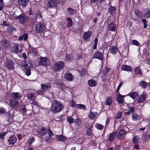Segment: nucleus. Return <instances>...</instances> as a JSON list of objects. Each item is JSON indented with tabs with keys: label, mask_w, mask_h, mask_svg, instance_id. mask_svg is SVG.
Returning <instances> with one entry per match:
<instances>
[{
	"label": "nucleus",
	"mask_w": 150,
	"mask_h": 150,
	"mask_svg": "<svg viewBox=\"0 0 150 150\" xmlns=\"http://www.w3.org/2000/svg\"><path fill=\"white\" fill-rule=\"evenodd\" d=\"M64 107V105L60 102L54 100L52 103L50 110L53 113H57L62 111Z\"/></svg>",
	"instance_id": "1"
},
{
	"label": "nucleus",
	"mask_w": 150,
	"mask_h": 150,
	"mask_svg": "<svg viewBox=\"0 0 150 150\" xmlns=\"http://www.w3.org/2000/svg\"><path fill=\"white\" fill-rule=\"evenodd\" d=\"M16 19L18 20L19 23L24 24L26 23L29 19L28 17L24 14H22L15 18Z\"/></svg>",
	"instance_id": "2"
},
{
	"label": "nucleus",
	"mask_w": 150,
	"mask_h": 150,
	"mask_svg": "<svg viewBox=\"0 0 150 150\" xmlns=\"http://www.w3.org/2000/svg\"><path fill=\"white\" fill-rule=\"evenodd\" d=\"M64 66V63L63 62H57L54 64L53 66V69L54 71H57L62 69Z\"/></svg>",
	"instance_id": "3"
},
{
	"label": "nucleus",
	"mask_w": 150,
	"mask_h": 150,
	"mask_svg": "<svg viewBox=\"0 0 150 150\" xmlns=\"http://www.w3.org/2000/svg\"><path fill=\"white\" fill-rule=\"evenodd\" d=\"M38 64L39 65H44L46 66L50 64L49 59L47 58L40 57L38 59Z\"/></svg>",
	"instance_id": "4"
},
{
	"label": "nucleus",
	"mask_w": 150,
	"mask_h": 150,
	"mask_svg": "<svg viewBox=\"0 0 150 150\" xmlns=\"http://www.w3.org/2000/svg\"><path fill=\"white\" fill-rule=\"evenodd\" d=\"M35 30L37 33H42L45 29V27L44 24L39 23L35 25Z\"/></svg>",
	"instance_id": "5"
},
{
	"label": "nucleus",
	"mask_w": 150,
	"mask_h": 150,
	"mask_svg": "<svg viewBox=\"0 0 150 150\" xmlns=\"http://www.w3.org/2000/svg\"><path fill=\"white\" fill-rule=\"evenodd\" d=\"M14 62L11 60H7L5 65L9 70H13L14 68Z\"/></svg>",
	"instance_id": "6"
},
{
	"label": "nucleus",
	"mask_w": 150,
	"mask_h": 150,
	"mask_svg": "<svg viewBox=\"0 0 150 150\" xmlns=\"http://www.w3.org/2000/svg\"><path fill=\"white\" fill-rule=\"evenodd\" d=\"M11 106L12 108L15 109L17 108L19 105L18 101L16 99H11L10 101Z\"/></svg>",
	"instance_id": "7"
},
{
	"label": "nucleus",
	"mask_w": 150,
	"mask_h": 150,
	"mask_svg": "<svg viewBox=\"0 0 150 150\" xmlns=\"http://www.w3.org/2000/svg\"><path fill=\"white\" fill-rule=\"evenodd\" d=\"M48 131L47 128L43 127L39 128L38 130V132L39 134L44 135L48 133Z\"/></svg>",
	"instance_id": "8"
},
{
	"label": "nucleus",
	"mask_w": 150,
	"mask_h": 150,
	"mask_svg": "<svg viewBox=\"0 0 150 150\" xmlns=\"http://www.w3.org/2000/svg\"><path fill=\"white\" fill-rule=\"evenodd\" d=\"M125 96L121 95L120 93H118L116 97V100L119 103L122 104L124 102V98Z\"/></svg>",
	"instance_id": "9"
},
{
	"label": "nucleus",
	"mask_w": 150,
	"mask_h": 150,
	"mask_svg": "<svg viewBox=\"0 0 150 150\" xmlns=\"http://www.w3.org/2000/svg\"><path fill=\"white\" fill-rule=\"evenodd\" d=\"M116 25L114 22L110 23L108 26V30L112 31H115L116 30Z\"/></svg>",
	"instance_id": "10"
},
{
	"label": "nucleus",
	"mask_w": 150,
	"mask_h": 150,
	"mask_svg": "<svg viewBox=\"0 0 150 150\" xmlns=\"http://www.w3.org/2000/svg\"><path fill=\"white\" fill-rule=\"evenodd\" d=\"M127 133V132L125 129H122L119 132L117 135V138L119 139H122L123 138V136L125 135Z\"/></svg>",
	"instance_id": "11"
},
{
	"label": "nucleus",
	"mask_w": 150,
	"mask_h": 150,
	"mask_svg": "<svg viewBox=\"0 0 150 150\" xmlns=\"http://www.w3.org/2000/svg\"><path fill=\"white\" fill-rule=\"evenodd\" d=\"M64 78L67 81H71L74 79V76L71 74L67 73L65 74Z\"/></svg>",
	"instance_id": "12"
},
{
	"label": "nucleus",
	"mask_w": 150,
	"mask_h": 150,
	"mask_svg": "<svg viewBox=\"0 0 150 150\" xmlns=\"http://www.w3.org/2000/svg\"><path fill=\"white\" fill-rule=\"evenodd\" d=\"M41 89L45 92L47 89L51 87V85L50 83L42 84L41 85Z\"/></svg>",
	"instance_id": "13"
},
{
	"label": "nucleus",
	"mask_w": 150,
	"mask_h": 150,
	"mask_svg": "<svg viewBox=\"0 0 150 150\" xmlns=\"http://www.w3.org/2000/svg\"><path fill=\"white\" fill-rule=\"evenodd\" d=\"M20 111L22 113H29V110L27 109L25 105H21L19 107Z\"/></svg>",
	"instance_id": "14"
},
{
	"label": "nucleus",
	"mask_w": 150,
	"mask_h": 150,
	"mask_svg": "<svg viewBox=\"0 0 150 150\" xmlns=\"http://www.w3.org/2000/svg\"><path fill=\"white\" fill-rule=\"evenodd\" d=\"M93 57L102 60L103 59V55L100 52H97L93 55Z\"/></svg>",
	"instance_id": "15"
},
{
	"label": "nucleus",
	"mask_w": 150,
	"mask_h": 150,
	"mask_svg": "<svg viewBox=\"0 0 150 150\" xmlns=\"http://www.w3.org/2000/svg\"><path fill=\"white\" fill-rule=\"evenodd\" d=\"M22 65L25 67H32L33 65L28 60H24L21 62Z\"/></svg>",
	"instance_id": "16"
},
{
	"label": "nucleus",
	"mask_w": 150,
	"mask_h": 150,
	"mask_svg": "<svg viewBox=\"0 0 150 150\" xmlns=\"http://www.w3.org/2000/svg\"><path fill=\"white\" fill-rule=\"evenodd\" d=\"M16 137L13 135L10 137L8 141L9 144L13 145L16 142Z\"/></svg>",
	"instance_id": "17"
},
{
	"label": "nucleus",
	"mask_w": 150,
	"mask_h": 150,
	"mask_svg": "<svg viewBox=\"0 0 150 150\" xmlns=\"http://www.w3.org/2000/svg\"><path fill=\"white\" fill-rule=\"evenodd\" d=\"M11 96L15 99L17 100L20 98L22 96L20 93L18 92L13 93L11 94Z\"/></svg>",
	"instance_id": "18"
},
{
	"label": "nucleus",
	"mask_w": 150,
	"mask_h": 150,
	"mask_svg": "<svg viewBox=\"0 0 150 150\" xmlns=\"http://www.w3.org/2000/svg\"><path fill=\"white\" fill-rule=\"evenodd\" d=\"M118 51L117 47L115 46H111L109 50V52L113 54H115Z\"/></svg>",
	"instance_id": "19"
},
{
	"label": "nucleus",
	"mask_w": 150,
	"mask_h": 150,
	"mask_svg": "<svg viewBox=\"0 0 150 150\" xmlns=\"http://www.w3.org/2000/svg\"><path fill=\"white\" fill-rule=\"evenodd\" d=\"M121 69L126 71H131L132 70V67L129 65H123L121 66Z\"/></svg>",
	"instance_id": "20"
},
{
	"label": "nucleus",
	"mask_w": 150,
	"mask_h": 150,
	"mask_svg": "<svg viewBox=\"0 0 150 150\" xmlns=\"http://www.w3.org/2000/svg\"><path fill=\"white\" fill-rule=\"evenodd\" d=\"M127 95L130 96L134 100H135L137 98L138 94L136 92H133L129 93Z\"/></svg>",
	"instance_id": "21"
},
{
	"label": "nucleus",
	"mask_w": 150,
	"mask_h": 150,
	"mask_svg": "<svg viewBox=\"0 0 150 150\" xmlns=\"http://www.w3.org/2000/svg\"><path fill=\"white\" fill-rule=\"evenodd\" d=\"M117 134V132H116L110 133L108 139L110 142H111L114 140Z\"/></svg>",
	"instance_id": "22"
},
{
	"label": "nucleus",
	"mask_w": 150,
	"mask_h": 150,
	"mask_svg": "<svg viewBox=\"0 0 150 150\" xmlns=\"http://www.w3.org/2000/svg\"><path fill=\"white\" fill-rule=\"evenodd\" d=\"M57 5V1L55 0H51L49 1L48 4V6L49 7L56 6Z\"/></svg>",
	"instance_id": "23"
},
{
	"label": "nucleus",
	"mask_w": 150,
	"mask_h": 150,
	"mask_svg": "<svg viewBox=\"0 0 150 150\" xmlns=\"http://www.w3.org/2000/svg\"><path fill=\"white\" fill-rule=\"evenodd\" d=\"M132 119L134 121H136L141 119V117L136 113H133L132 115Z\"/></svg>",
	"instance_id": "24"
},
{
	"label": "nucleus",
	"mask_w": 150,
	"mask_h": 150,
	"mask_svg": "<svg viewBox=\"0 0 150 150\" xmlns=\"http://www.w3.org/2000/svg\"><path fill=\"white\" fill-rule=\"evenodd\" d=\"M134 14L137 17L139 18H142L143 16L142 12L138 9H135Z\"/></svg>",
	"instance_id": "25"
},
{
	"label": "nucleus",
	"mask_w": 150,
	"mask_h": 150,
	"mask_svg": "<svg viewBox=\"0 0 150 150\" xmlns=\"http://www.w3.org/2000/svg\"><path fill=\"white\" fill-rule=\"evenodd\" d=\"M13 50L16 53H19L22 51L21 47L17 45H15L13 47Z\"/></svg>",
	"instance_id": "26"
},
{
	"label": "nucleus",
	"mask_w": 150,
	"mask_h": 150,
	"mask_svg": "<svg viewBox=\"0 0 150 150\" xmlns=\"http://www.w3.org/2000/svg\"><path fill=\"white\" fill-rule=\"evenodd\" d=\"M140 86L143 88H146L148 86V83H146L144 81H141L139 83Z\"/></svg>",
	"instance_id": "27"
},
{
	"label": "nucleus",
	"mask_w": 150,
	"mask_h": 150,
	"mask_svg": "<svg viewBox=\"0 0 150 150\" xmlns=\"http://www.w3.org/2000/svg\"><path fill=\"white\" fill-rule=\"evenodd\" d=\"M88 83L89 85L91 87L95 86L97 84V82L95 80L91 79L88 80Z\"/></svg>",
	"instance_id": "28"
},
{
	"label": "nucleus",
	"mask_w": 150,
	"mask_h": 150,
	"mask_svg": "<svg viewBox=\"0 0 150 150\" xmlns=\"http://www.w3.org/2000/svg\"><path fill=\"white\" fill-rule=\"evenodd\" d=\"M91 35V33L90 31L86 32L83 34V37L84 40H86Z\"/></svg>",
	"instance_id": "29"
},
{
	"label": "nucleus",
	"mask_w": 150,
	"mask_h": 150,
	"mask_svg": "<svg viewBox=\"0 0 150 150\" xmlns=\"http://www.w3.org/2000/svg\"><path fill=\"white\" fill-rule=\"evenodd\" d=\"M146 95L145 94H143L142 95L140 96L138 100V102L142 103L146 99Z\"/></svg>",
	"instance_id": "30"
},
{
	"label": "nucleus",
	"mask_w": 150,
	"mask_h": 150,
	"mask_svg": "<svg viewBox=\"0 0 150 150\" xmlns=\"http://www.w3.org/2000/svg\"><path fill=\"white\" fill-rule=\"evenodd\" d=\"M116 9L115 8L112 6L110 7L109 10L108 12L110 13L111 15H113Z\"/></svg>",
	"instance_id": "31"
},
{
	"label": "nucleus",
	"mask_w": 150,
	"mask_h": 150,
	"mask_svg": "<svg viewBox=\"0 0 150 150\" xmlns=\"http://www.w3.org/2000/svg\"><path fill=\"white\" fill-rule=\"evenodd\" d=\"M112 99L110 97H108L105 101V104L108 105H110L112 103Z\"/></svg>",
	"instance_id": "32"
},
{
	"label": "nucleus",
	"mask_w": 150,
	"mask_h": 150,
	"mask_svg": "<svg viewBox=\"0 0 150 150\" xmlns=\"http://www.w3.org/2000/svg\"><path fill=\"white\" fill-rule=\"evenodd\" d=\"M19 3L21 4L23 6L25 7L28 4V0H20Z\"/></svg>",
	"instance_id": "33"
},
{
	"label": "nucleus",
	"mask_w": 150,
	"mask_h": 150,
	"mask_svg": "<svg viewBox=\"0 0 150 150\" xmlns=\"http://www.w3.org/2000/svg\"><path fill=\"white\" fill-rule=\"evenodd\" d=\"M56 138L59 141H65L66 138L65 137L62 135H57L56 136Z\"/></svg>",
	"instance_id": "34"
},
{
	"label": "nucleus",
	"mask_w": 150,
	"mask_h": 150,
	"mask_svg": "<svg viewBox=\"0 0 150 150\" xmlns=\"http://www.w3.org/2000/svg\"><path fill=\"white\" fill-rule=\"evenodd\" d=\"M28 38V35L27 34L24 33L23 35H21L19 38V40H26Z\"/></svg>",
	"instance_id": "35"
},
{
	"label": "nucleus",
	"mask_w": 150,
	"mask_h": 150,
	"mask_svg": "<svg viewBox=\"0 0 150 150\" xmlns=\"http://www.w3.org/2000/svg\"><path fill=\"white\" fill-rule=\"evenodd\" d=\"M35 97V95L33 93H29L27 95V97L29 100H34Z\"/></svg>",
	"instance_id": "36"
},
{
	"label": "nucleus",
	"mask_w": 150,
	"mask_h": 150,
	"mask_svg": "<svg viewBox=\"0 0 150 150\" xmlns=\"http://www.w3.org/2000/svg\"><path fill=\"white\" fill-rule=\"evenodd\" d=\"M97 114V112H91L89 114V117L91 119H93L95 118Z\"/></svg>",
	"instance_id": "37"
},
{
	"label": "nucleus",
	"mask_w": 150,
	"mask_h": 150,
	"mask_svg": "<svg viewBox=\"0 0 150 150\" xmlns=\"http://www.w3.org/2000/svg\"><path fill=\"white\" fill-rule=\"evenodd\" d=\"M139 140V138L138 136H134L132 140L133 142L135 144L137 143H138Z\"/></svg>",
	"instance_id": "38"
},
{
	"label": "nucleus",
	"mask_w": 150,
	"mask_h": 150,
	"mask_svg": "<svg viewBox=\"0 0 150 150\" xmlns=\"http://www.w3.org/2000/svg\"><path fill=\"white\" fill-rule=\"evenodd\" d=\"M68 12L69 14L71 15H72L74 14L76 12V11L74 9H73L71 8H69L67 9Z\"/></svg>",
	"instance_id": "39"
},
{
	"label": "nucleus",
	"mask_w": 150,
	"mask_h": 150,
	"mask_svg": "<svg viewBox=\"0 0 150 150\" xmlns=\"http://www.w3.org/2000/svg\"><path fill=\"white\" fill-rule=\"evenodd\" d=\"M93 128V126H90L89 128L87 129L86 134L88 136H90L92 133V130Z\"/></svg>",
	"instance_id": "40"
},
{
	"label": "nucleus",
	"mask_w": 150,
	"mask_h": 150,
	"mask_svg": "<svg viewBox=\"0 0 150 150\" xmlns=\"http://www.w3.org/2000/svg\"><path fill=\"white\" fill-rule=\"evenodd\" d=\"M95 127L97 129L100 130L103 129L104 128L103 125L98 123L96 124Z\"/></svg>",
	"instance_id": "41"
},
{
	"label": "nucleus",
	"mask_w": 150,
	"mask_h": 150,
	"mask_svg": "<svg viewBox=\"0 0 150 150\" xmlns=\"http://www.w3.org/2000/svg\"><path fill=\"white\" fill-rule=\"evenodd\" d=\"M74 120L70 116H68L67 118V121L70 124L73 123L74 122Z\"/></svg>",
	"instance_id": "42"
},
{
	"label": "nucleus",
	"mask_w": 150,
	"mask_h": 150,
	"mask_svg": "<svg viewBox=\"0 0 150 150\" xmlns=\"http://www.w3.org/2000/svg\"><path fill=\"white\" fill-rule=\"evenodd\" d=\"M65 59L67 61L70 62L72 59V55L70 54H67L66 55Z\"/></svg>",
	"instance_id": "43"
},
{
	"label": "nucleus",
	"mask_w": 150,
	"mask_h": 150,
	"mask_svg": "<svg viewBox=\"0 0 150 150\" xmlns=\"http://www.w3.org/2000/svg\"><path fill=\"white\" fill-rule=\"evenodd\" d=\"M76 108L78 109L84 110L86 108V106L84 105L81 104H77Z\"/></svg>",
	"instance_id": "44"
},
{
	"label": "nucleus",
	"mask_w": 150,
	"mask_h": 150,
	"mask_svg": "<svg viewBox=\"0 0 150 150\" xmlns=\"http://www.w3.org/2000/svg\"><path fill=\"white\" fill-rule=\"evenodd\" d=\"M77 126H80L81 124V122L80 119H76L74 120V122Z\"/></svg>",
	"instance_id": "45"
},
{
	"label": "nucleus",
	"mask_w": 150,
	"mask_h": 150,
	"mask_svg": "<svg viewBox=\"0 0 150 150\" xmlns=\"http://www.w3.org/2000/svg\"><path fill=\"white\" fill-rule=\"evenodd\" d=\"M134 71L136 74H142L141 71L139 69V68L138 67H136L134 69Z\"/></svg>",
	"instance_id": "46"
},
{
	"label": "nucleus",
	"mask_w": 150,
	"mask_h": 150,
	"mask_svg": "<svg viewBox=\"0 0 150 150\" xmlns=\"http://www.w3.org/2000/svg\"><path fill=\"white\" fill-rule=\"evenodd\" d=\"M122 113L121 112H118L116 115V119H120L122 117Z\"/></svg>",
	"instance_id": "47"
},
{
	"label": "nucleus",
	"mask_w": 150,
	"mask_h": 150,
	"mask_svg": "<svg viewBox=\"0 0 150 150\" xmlns=\"http://www.w3.org/2000/svg\"><path fill=\"white\" fill-rule=\"evenodd\" d=\"M44 93V91L41 89V90H39L37 91L36 93L38 95H43Z\"/></svg>",
	"instance_id": "48"
},
{
	"label": "nucleus",
	"mask_w": 150,
	"mask_h": 150,
	"mask_svg": "<svg viewBox=\"0 0 150 150\" xmlns=\"http://www.w3.org/2000/svg\"><path fill=\"white\" fill-rule=\"evenodd\" d=\"M144 16L146 18H150V10L146 12L144 14Z\"/></svg>",
	"instance_id": "49"
},
{
	"label": "nucleus",
	"mask_w": 150,
	"mask_h": 150,
	"mask_svg": "<svg viewBox=\"0 0 150 150\" xmlns=\"http://www.w3.org/2000/svg\"><path fill=\"white\" fill-rule=\"evenodd\" d=\"M98 41V39L97 38H95L94 40V45L93 46V49H96Z\"/></svg>",
	"instance_id": "50"
},
{
	"label": "nucleus",
	"mask_w": 150,
	"mask_h": 150,
	"mask_svg": "<svg viewBox=\"0 0 150 150\" xmlns=\"http://www.w3.org/2000/svg\"><path fill=\"white\" fill-rule=\"evenodd\" d=\"M132 44L133 45H134L138 46L140 44V43L135 40H132Z\"/></svg>",
	"instance_id": "51"
},
{
	"label": "nucleus",
	"mask_w": 150,
	"mask_h": 150,
	"mask_svg": "<svg viewBox=\"0 0 150 150\" xmlns=\"http://www.w3.org/2000/svg\"><path fill=\"white\" fill-rule=\"evenodd\" d=\"M7 132H3L0 134V139L4 140V136L6 135Z\"/></svg>",
	"instance_id": "52"
},
{
	"label": "nucleus",
	"mask_w": 150,
	"mask_h": 150,
	"mask_svg": "<svg viewBox=\"0 0 150 150\" xmlns=\"http://www.w3.org/2000/svg\"><path fill=\"white\" fill-rule=\"evenodd\" d=\"M70 106L73 107H76V105L77 104H76L74 100H71L70 103Z\"/></svg>",
	"instance_id": "53"
},
{
	"label": "nucleus",
	"mask_w": 150,
	"mask_h": 150,
	"mask_svg": "<svg viewBox=\"0 0 150 150\" xmlns=\"http://www.w3.org/2000/svg\"><path fill=\"white\" fill-rule=\"evenodd\" d=\"M6 110L3 108H0V114H4L6 112Z\"/></svg>",
	"instance_id": "54"
},
{
	"label": "nucleus",
	"mask_w": 150,
	"mask_h": 150,
	"mask_svg": "<svg viewBox=\"0 0 150 150\" xmlns=\"http://www.w3.org/2000/svg\"><path fill=\"white\" fill-rule=\"evenodd\" d=\"M47 130H48V134L49 137H52L54 135V134L52 133L50 128H47Z\"/></svg>",
	"instance_id": "55"
},
{
	"label": "nucleus",
	"mask_w": 150,
	"mask_h": 150,
	"mask_svg": "<svg viewBox=\"0 0 150 150\" xmlns=\"http://www.w3.org/2000/svg\"><path fill=\"white\" fill-rule=\"evenodd\" d=\"M34 140L35 139L34 137H32L29 139L28 141V143L30 145H31L34 142Z\"/></svg>",
	"instance_id": "56"
},
{
	"label": "nucleus",
	"mask_w": 150,
	"mask_h": 150,
	"mask_svg": "<svg viewBox=\"0 0 150 150\" xmlns=\"http://www.w3.org/2000/svg\"><path fill=\"white\" fill-rule=\"evenodd\" d=\"M109 69L107 68L106 67L105 69H103L102 71V73L104 75H105L109 71Z\"/></svg>",
	"instance_id": "57"
},
{
	"label": "nucleus",
	"mask_w": 150,
	"mask_h": 150,
	"mask_svg": "<svg viewBox=\"0 0 150 150\" xmlns=\"http://www.w3.org/2000/svg\"><path fill=\"white\" fill-rule=\"evenodd\" d=\"M142 21L144 24V28H146L147 26V24L146 23V20L145 19H142Z\"/></svg>",
	"instance_id": "58"
},
{
	"label": "nucleus",
	"mask_w": 150,
	"mask_h": 150,
	"mask_svg": "<svg viewBox=\"0 0 150 150\" xmlns=\"http://www.w3.org/2000/svg\"><path fill=\"white\" fill-rule=\"evenodd\" d=\"M11 113L10 112H8L6 113V117L8 120H9L11 118Z\"/></svg>",
	"instance_id": "59"
},
{
	"label": "nucleus",
	"mask_w": 150,
	"mask_h": 150,
	"mask_svg": "<svg viewBox=\"0 0 150 150\" xmlns=\"http://www.w3.org/2000/svg\"><path fill=\"white\" fill-rule=\"evenodd\" d=\"M25 74L28 76H29L31 74V71L30 69H25Z\"/></svg>",
	"instance_id": "60"
},
{
	"label": "nucleus",
	"mask_w": 150,
	"mask_h": 150,
	"mask_svg": "<svg viewBox=\"0 0 150 150\" xmlns=\"http://www.w3.org/2000/svg\"><path fill=\"white\" fill-rule=\"evenodd\" d=\"M62 116H59L57 117L56 118L54 119V120L55 121H61L62 118Z\"/></svg>",
	"instance_id": "61"
},
{
	"label": "nucleus",
	"mask_w": 150,
	"mask_h": 150,
	"mask_svg": "<svg viewBox=\"0 0 150 150\" xmlns=\"http://www.w3.org/2000/svg\"><path fill=\"white\" fill-rule=\"evenodd\" d=\"M146 138L148 139L150 138V131H149L146 132Z\"/></svg>",
	"instance_id": "62"
},
{
	"label": "nucleus",
	"mask_w": 150,
	"mask_h": 150,
	"mask_svg": "<svg viewBox=\"0 0 150 150\" xmlns=\"http://www.w3.org/2000/svg\"><path fill=\"white\" fill-rule=\"evenodd\" d=\"M1 25L5 26H8L10 25V24L7 22L4 21L3 22V23L1 24Z\"/></svg>",
	"instance_id": "63"
},
{
	"label": "nucleus",
	"mask_w": 150,
	"mask_h": 150,
	"mask_svg": "<svg viewBox=\"0 0 150 150\" xmlns=\"http://www.w3.org/2000/svg\"><path fill=\"white\" fill-rule=\"evenodd\" d=\"M73 22L72 21L71 22H68V23L67 25V27L68 28H70L71 27L72 25Z\"/></svg>",
	"instance_id": "64"
}]
</instances>
